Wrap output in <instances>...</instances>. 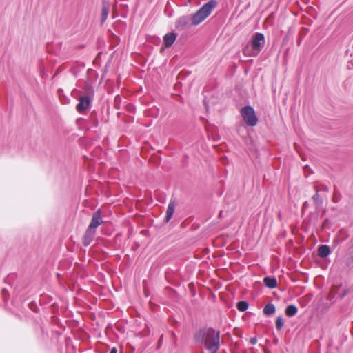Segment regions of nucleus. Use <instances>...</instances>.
I'll use <instances>...</instances> for the list:
<instances>
[{"mask_svg": "<svg viewBox=\"0 0 353 353\" xmlns=\"http://www.w3.org/2000/svg\"><path fill=\"white\" fill-rule=\"evenodd\" d=\"M195 341L205 345L211 353H217L220 347V332L212 327L199 330L194 336Z\"/></svg>", "mask_w": 353, "mask_h": 353, "instance_id": "1", "label": "nucleus"}, {"mask_svg": "<svg viewBox=\"0 0 353 353\" xmlns=\"http://www.w3.org/2000/svg\"><path fill=\"white\" fill-rule=\"evenodd\" d=\"M217 3L215 0H210L205 3L199 10H198L191 18L192 23L197 26L204 21L216 8Z\"/></svg>", "mask_w": 353, "mask_h": 353, "instance_id": "2", "label": "nucleus"}, {"mask_svg": "<svg viewBox=\"0 0 353 353\" xmlns=\"http://www.w3.org/2000/svg\"><path fill=\"white\" fill-rule=\"evenodd\" d=\"M94 97V90L90 85L85 86V95L79 97V103L76 106V110L79 113H83L91 105Z\"/></svg>", "mask_w": 353, "mask_h": 353, "instance_id": "3", "label": "nucleus"}, {"mask_svg": "<svg viewBox=\"0 0 353 353\" xmlns=\"http://www.w3.org/2000/svg\"><path fill=\"white\" fill-rule=\"evenodd\" d=\"M241 114L243 121L248 126H255L258 122V118L255 114L254 108L252 106L247 105L241 108Z\"/></svg>", "mask_w": 353, "mask_h": 353, "instance_id": "4", "label": "nucleus"}, {"mask_svg": "<svg viewBox=\"0 0 353 353\" xmlns=\"http://www.w3.org/2000/svg\"><path fill=\"white\" fill-rule=\"evenodd\" d=\"M265 43L264 34L260 32L254 34L250 42L252 54L257 55L263 48Z\"/></svg>", "mask_w": 353, "mask_h": 353, "instance_id": "5", "label": "nucleus"}, {"mask_svg": "<svg viewBox=\"0 0 353 353\" xmlns=\"http://www.w3.org/2000/svg\"><path fill=\"white\" fill-rule=\"evenodd\" d=\"M95 235L96 230L88 227L82 237L83 245L85 247L88 246L94 239Z\"/></svg>", "mask_w": 353, "mask_h": 353, "instance_id": "6", "label": "nucleus"}, {"mask_svg": "<svg viewBox=\"0 0 353 353\" xmlns=\"http://www.w3.org/2000/svg\"><path fill=\"white\" fill-rule=\"evenodd\" d=\"M103 223L100 210H97L92 215L91 221L88 225L90 229L95 230Z\"/></svg>", "mask_w": 353, "mask_h": 353, "instance_id": "7", "label": "nucleus"}, {"mask_svg": "<svg viewBox=\"0 0 353 353\" xmlns=\"http://www.w3.org/2000/svg\"><path fill=\"white\" fill-rule=\"evenodd\" d=\"M110 4L108 1H103L102 3L101 23L103 24L107 19L109 14Z\"/></svg>", "mask_w": 353, "mask_h": 353, "instance_id": "8", "label": "nucleus"}, {"mask_svg": "<svg viewBox=\"0 0 353 353\" xmlns=\"http://www.w3.org/2000/svg\"><path fill=\"white\" fill-rule=\"evenodd\" d=\"M176 38V34L174 32H169L167 33L163 37V43L165 47L168 48L170 47L174 42L175 41Z\"/></svg>", "mask_w": 353, "mask_h": 353, "instance_id": "9", "label": "nucleus"}, {"mask_svg": "<svg viewBox=\"0 0 353 353\" xmlns=\"http://www.w3.org/2000/svg\"><path fill=\"white\" fill-rule=\"evenodd\" d=\"M175 209V202L174 201H171L168 206L167 210H166V214L164 218V222L168 223L171 218L173 216V214L174 212Z\"/></svg>", "mask_w": 353, "mask_h": 353, "instance_id": "10", "label": "nucleus"}, {"mask_svg": "<svg viewBox=\"0 0 353 353\" xmlns=\"http://www.w3.org/2000/svg\"><path fill=\"white\" fill-rule=\"evenodd\" d=\"M189 23V19L186 16L179 17L175 23V27L179 30H183Z\"/></svg>", "mask_w": 353, "mask_h": 353, "instance_id": "11", "label": "nucleus"}, {"mask_svg": "<svg viewBox=\"0 0 353 353\" xmlns=\"http://www.w3.org/2000/svg\"><path fill=\"white\" fill-rule=\"evenodd\" d=\"M330 252V248L327 245H321L318 248V255L321 258L327 257Z\"/></svg>", "mask_w": 353, "mask_h": 353, "instance_id": "12", "label": "nucleus"}, {"mask_svg": "<svg viewBox=\"0 0 353 353\" xmlns=\"http://www.w3.org/2000/svg\"><path fill=\"white\" fill-rule=\"evenodd\" d=\"M264 284L270 289H274L276 287L277 281L275 277L267 276L263 279Z\"/></svg>", "mask_w": 353, "mask_h": 353, "instance_id": "13", "label": "nucleus"}, {"mask_svg": "<svg viewBox=\"0 0 353 353\" xmlns=\"http://www.w3.org/2000/svg\"><path fill=\"white\" fill-rule=\"evenodd\" d=\"M285 312L288 316L292 317L297 314L298 309L294 305H290L285 308Z\"/></svg>", "mask_w": 353, "mask_h": 353, "instance_id": "14", "label": "nucleus"}, {"mask_svg": "<svg viewBox=\"0 0 353 353\" xmlns=\"http://www.w3.org/2000/svg\"><path fill=\"white\" fill-rule=\"evenodd\" d=\"M275 311L276 307L273 303H268L263 308V313L267 316L273 315Z\"/></svg>", "mask_w": 353, "mask_h": 353, "instance_id": "15", "label": "nucleus"}, {"mask_svg": "<svg viewBox=\"0 0 353 353\" xmlns=\"http://www.w3.org/2000/svg\"><path fill=\"white\" fill-rule=\"evenodd\" d=\"M314 188H315V190H316V194L312 196V199L314 201V203H315L316 208H319L321 205H322L323 201L319 197V189H318L317 186H315Z\"/></svg>", "mask_w": 353, "mask_h": 353, "instance_id": "16", "label": "nucleus"}, {"mask_svg": "<svg viewBox=\"0 0 353 353\" xmlns=\"http://www.w3.org/2000/svg\"><path fill=\"white\" fill-rule=\"evenodd\" d=\"M248 306H249V305H248V302L245 301H239L236 304V308L240 312L245 311L248 308Z\"/></svg>", "mask_w": 353, "mask_h": 353, "instance_id": "17", "label": "nucleus"}, {"mask_svg": "<svg viewBox=\"0 0 353 353\" xmlns=\"http://www.w3.org/2000/svg\"><path fill=\"white\" fill-rule=\"evenodd\" d=\"M284 325V321L282 316H278L276 319V328L278 330H280L283 328Z\"/></svg>", "mask_w": 353, "mask_h": 353, "instance_id": "18", "label": "nucleus"}, {"mask_svg": "<svg viewBox=\"0 0 353 353\" xmlns=\"http://www.w3.org/2000/svg\"><path fill=\"white\" fill-rule=\"evenodd\" d=\"M250 343L252 345H254L257 343V339L256 337H252L250 339Z\"/></svg>", "mask_w": 353, "mask_h": 353, "instance_id": "19", "label": "nucleus"}, {"mask_svg": "<svg viewBox=\"0 0 353 353\" xmlns=\"http://www.w3.org/2000/svg\"><path fill=\"white\" fill-rule=\"evenodd\" d=\"M319 190H323L325 192H328L329 191V188H328V187L327 185H323L321 189H320Z\"/></svg>", "mask_w": 353, "mask_h": 353, "instance_id": "20", "label": "nucleus"}, {"mask_svg": "<svg viewBox=\"0 0 353 353\" xmlns=\"http://www.w3.org/2000/svg\"><path fill=\"white\" fill-rule=\"evenodd\" d=\"M109 353H117V350L115 347H113L111 349V350Z\"/></svg>", "mask_w": 353, "mask_h": 353, "instance_id": "21", "label": "nucleus"}, {"mask_svg": "<svg viewBox=\"0 0 353 353\" xmlns=\"http://www.w3.org/2000/svg\"><path fill=\"white\" fill-rule=\"evenodd\" d=\"M248 50V47H246L243 49V53L244 54H246L247 53V50Z\"/></svg>", "mask_w": 353, "mask_h": 353, "instance_id": "22", "label": "nucleus"}, {"mask_svg": "<svg viewBox=\"0 0 353 353\" xmlns=\"http://www.w3.org/2000/svg\"><path fill=\"white\" fill-rule=\"evenodd\" d=\"M307 206V201H305V202L303 203V208H305Z\"/></svg>", "mask_w": 353, "mask_h": 353, "instance_id": "23", "label": "nucleus"}, {"mask_svg": "<svg viewBox=\"0 0 353 353\" xmlns=\"http://www.w3.org/2000/svg\"><path fill=\"white\" fill-rule=\"evenodd\" d=\"M221 213H222V211H221V212H220V213H219V216H222V214H221Z\"/></svg>", "mask_w": 353, "mask_h": 353, "instance_id": "24", "label": "nucleus"}]
</instances>
